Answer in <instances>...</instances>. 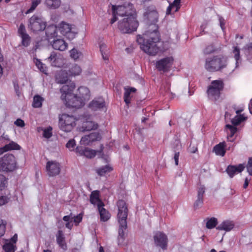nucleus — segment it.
Masks as SVG:
<instances>
[{
	"label": "nucleus",
	"instance_id": "1",
	"mask_svg": "<svg viewBox=\"0 0 252 252\" xmlns=\"http://www.w3.org/2000/svg\"><path fill=\"white\" fill-rule=\"evenodd\" d=\"M158 18V14L155 7H148L144 14V19L148 25L152 27V31L149 30L142 36L140 35L137 36V42L140 45L141 50L150 55H155L158 51L157 45L160 40L157 25Z\"/></svg>",
	"mask_w": 252,
	"mask_h": 252
},
{
	"label": "nucleus",
	"instance_id": "2",
	"mask_svg": "<svg viewBox=\"0 0 252 252\" xmlns=\"http://www.w3.org/2000/svg\"><path fill=\"white\" fill-rule=\"evenodd\" d=\"M75 88V84L73 82H70L69 84L64 85L60 89L62 95L61 98L65 102V105L68 107L79 108L83 107L85 102L77 94H73Z\"/></svg>",
	"mask_w": 252,
	"mask_h": 252
},
{
	"label": "nucleus",
	"instance_id": "3",
	"mask_svg": "<svg viewBox=\"0 0 252 252\" xmlns=\"http://www.w3.org/2000/svg\"><path fill=\"white\" fill-rule=\"evenodd\" d=\"M117 205L118 208L117 219L119 224L117 239L118 244L120 245L124 243L125 240V231L127 228V218L128 210L126 202L123 200H119Z\"/></svg>",
	"mask_w": 252,
	"mask_h": 252
},
{
	"label": "nucleus",
	"instance_id": "4",
	"mask_svg": "<svg viewBox=\"0 0 252 252\" xmlns=\"http://www.w3.org/2000/svg\"><path fill=\"white\" fill-rule=\"evenodd\" d=\"M68 65L59 71L56 75V80L58 83L64 84L68 79L73 76L79 75L82 69L77 64H66Z\"/></svg>",
	"mask_w": 252,
	"mask_h": 252
},
{
	"label": "nucleus",
	"instance_id": "5",
	"mask_svg": "<svg viewBox=\"0 0 252 252\" xmlns=\"http://www.w3.org/2000/svg\"><path fill=\"white\" fill-rule=\"evenodd\" d=\"M112 13L113 15V18L111 19V24L114 23L117 20V16H127V17L132 16H135V10L133 5L130 3L125 4L122 5L112 6Z\"/></svg>",
	"mask_w": 252,
	"mask_h": 252
},
{
	"label": "nucleus",
	"instance_id": "6",
	"mask_svg": "<svg viewBox=\"0 0 252 252\" xmlns=\"http://www.w3.org/2000/svg\"><path fill=\"white\" fill-rule=\"evenodd\" d=\"M224 83L222 80H213L208 86L207 94L209 99L214 100H218L220 96L221 92L224 88Z\"/></svg>",
	"mask_w": 252,
	"mask_h": 252
},
{
	"label": "nucleus",
	"instance_id": "7",
	"mask_svg": "<svg viewBox=\"0 0 252 252\" xmlns=\"http://www.w3.org/2000/svg\"><path fill=\"white\" fill-rule=\"evenodd\" d=\"M138 26V22L135 16L124 18L118 24V28L124 33H130L135 31Z\"/></svg>",
	"mask_w": 252,
	"mask_h": 252
},
{
	"label": "nucleus",
	"instance_id": "8",
	"mask_svg": "<svg viewBox=\"0 0 252 252\" xmlns=\"http://www.w3.org/2000/svg\"><path fill=\"white\" fill-rule=\"evenodd\" d=\"M17 167L16 158L12 154H6L0 158V171L12 172Z\"/></svg>",
	"mask_w": 252,
	"mask_h": 252
},
{
	"label": "nucleus",
	"instance_id": "9",
	"mask_svg": "<svg viewBox=\"0 0 252 252\" xmlns=\"http://www.w3.org/2000/svg\"><path fill=\"white\" fill-rule=\"evenodd\" d=\"M76 121L73 115L63 114L59 118V126L63 131L70 132L75 126Z\"/></svg>",
	"mask_w": 252,
	"mask_h": 252
},
{
	"label": "nucleus",
	"instance_id": "10",
	"mask_svg": "<svg viewBox=\"0 0 252 252\" xmlns=\"http://www.w3.org/2000/svg\"><path fill=\"white\" fill-rule=\"evenodd\" d=\"M28 27L33 32L42 31L45 29L46 23L41 17L33 15L29 19Z\"/></svg>",
	"mask_w": 252,
	"mask_h": 252
},
{
	"label": "nucleus",
	"instance_id": "11",
	"mask_svg": "<svg viewBox=\"0 0 252 252\" xmlns=\"http://www.w3.org/2000/svg\"><path fill=\"white\" fill-rule=\"evenodd\" d=\"M61 164L56 161H48L46 163V172L50 177H55L59 175L61 172Z\"/></svg>",
	"mask_w": 252,
	"mask_h": 252
},
{
	"label": "nucleus",
	"instance_id": "12",
	"mask_svg": "<svg viewBox=\"0 0 252 252\" xmlns=\"http://www.w3.org/2000/svg\"><path fill=\"white\" fill-rule=\"evenodd\" d=\"M155 244L162 249H166L168 239L166 235L162 232H157L154 237Z\"/></svg>",
	"mask_w": 252,
	"mask_h": 252
},
{
	"label": "nucleus",
	"instance_id": "13",
	"mask_svg": "<svg viewBox=\"0 0 252 252\" xmlns=\"http://www.w3.org/2000/svg\"><path fill=\"white\" fill-rule=\"evenodd\" d=\"M100 135L98 132H92L82 137L80 140L81 144L89 145L93 142L99 140Z\"/></svg>",
	"mask_w": 252,
	"mask_h": 252
},
{
	"label": "nucleus",
	"instance_id": "14",
	"mask_svg": "<svg viewBox=\"0 0 252 252\" xmlns=\"http://www.w3.org/2000/svg\"><path fill=\"white\" fill-rule=\"evenodd\" d=\"M76 152L80 156H84L88 158H94L96 155L95 150L79 146L76 147Z\"/></svg>",
	"mask_w": 252,
	"mask_h": 252
},
{
	"label": "nucleus",
	"instance_id": "15",
	"mask_svg": "<svg viewBox=\"0 0 252 252\" xmlns=\"http://www.w3.org/2000/svg\"><path fill=\"white\" fill-rule=\"evenodd\" d=\"M89 107L93 111L102 110L105 107V102L103 98H98L92 101L89 103Z\"/></svg>",
	"mask_w": 252,
	"mask_h": 252
},
{
	"label": "nucleus",
	"instance_id": "16",
	"mask_svg": "<svg viewBox=\"0 0 252 252\" xmlns=\"http://www.w3.org/2000/svg\"><path fill=\"white\" fill-rule=\"evenodd\" d=\"M244 168L245 165L243 164H239L237 166L230 165L227 166L226 172L230 178H233L235 174L241 173Z\"/></svg>",
	"mask_w": 252,
	"mask_h": 252
},
{
	"label": "nucleus",
	"instance_id": "17",
	"mask_svg": "<svg viewBox=\"0 0 252 252\" xmlns=\"http://www.w3.org/2000/svg\"><path fill=\"white\" fill-rule=\"evenodd\" d=\"M205 188L204 186L200 185L197 189V198L194 203V208L197 209L202 206L203 203V196Z\"/></svg>",
	"mask_w": 252,
	"mask_h": 252
},
{
	"label": "nucleus",
	"instance_id": "18",
	"mask_svg": "<svg viewBox=\"0 0 252 252\" xmlns=\"http://www.w3.org/2000/svg\"><path fill=\"white\" fill-rule=\"evenodd\" d=\"M230 149V147L226 149V145L225 142H222L214 147L213 152L217 156L223 157L226 153V150H229Z\"/></svg>",
	"mask_w": 252,
	"mask_h": 252
},
{
	"label": "nucleus",
	"instance_id": "19",
	"mask_svg": "<svg viewBox=\"0 0 252 252\" xmlns=\"http://www.w3.org/2000/svg\"><path fill=\"white\" fill-rule=\"evenodd\" d=\"M78 94H77L80 99L86 102L90 98V91L89 89L84 86H81L78 89Z\"/></svg>",
	"mask_w": 252,
	"mask_h": 252
},
{
	"label": "nucleus",
	"instance_id": "20",
	"mask_svg": "<svg viewBox=\"0 0 252 252\" xmlns=\"http://www.w3.org/2000/svg\"><path fill=\"white\" fill-rule=\"evenodd\" d=\"M104 203L101 201L97 209L100 215V220L104 222L107 221L110 219L111 215L109 212L104 208Z\"/></svg>",
	"mask_w": 252,
	"mask_h": 252
},
{
	"label": "nucleus",
	"instance_id": "21",
	"mask_svg": "<svg viewBox=\"0 0 252 252\" xmlns=\"http://www.w3.org/2000/svg\"><path fill=\"white\" fill-rule=\"evenodd\" d=\"M51 44L54 49L60 51L65 50L67 46V43L61 39H54L51 41Z\"/></svg>",
	"mask_w": 252,
	"mask_h": 252
},
{
	"label": "nucleus",
	"instance_id": "22",
	"mask_svg": "<svg viewBox=\"0 0 252 252\" xmlns=\"http://www.w3.org/2000/svg\"><path fill=\"white\" fill-rule=\"evenodd\" d=\"M56 241L57 244L64 251L67 250V247L63 231L60 230L58 231L56 235Z\"/></svg>",
	"mask_w": 252,
	"mask_h": 252
},
{
	"label": "nucleus",
	"instance_id": "23",
	"mask_svg": "<svg viewBox=\"0 0 252 252\" xmlns=\"http://www.w3.org/2000/svg\"><path fill=\"white\" fill-rule=\"evenodd\" d=\"M125 93L124 95V101L127 105L130 103L131 101V96L130 94L132 93H135L136 92V89L133 87H125L124 88Z\"/></svg>",
	"mask_w": 252,
	"mask_h": 252
},
{
	"label": "nucleus",
	"instance_id": "24",
	"mask_svg": "<svg viewBox=\"0 0 252 252\" xmlns=\"http://www.w3.org/2000/svg\"><path fill=\"white\" fill-rule=\"evenodd\" d=\"M234 227V223L232 221L225 220L217 227V229L229 231Z\"/></svg>",
	"mask_w": 252,
	"mask_h": 252
},
{
	"label": "nucleus",
	"instance_id": "25",
	"mask_svg": "<svg viewBox=\"0 0 252 252\" xmlns=\"http://www.w3.org/2000/svg\"><path fill=\"white\" fill-rule=\"evenodd\" d=\"M99 191L97 190L93 191L90 195V201L91 204L95 205L97 203V207L102 201L99 198Z\"/></svg>",
	"mask_w": 252,
	"mask_h": 252
},
{
	"label": "nucleus",
	"instance_id": "26",
	"mask_svg": "<svg viewBox=\"0 0 252 252\" xmlns=\"http://www.w3.org/2000/svg\"><path fill=\"white\" fill-rule=\"evenodd\" d=\"M46 30V35L49 40L55 38L57 36V28L51 25L47 27Z\"/></svg>",
	"mask_w": 252,
	"mask_h": 252
},
{
	"label": "nucleus",
	"instance_id": "27",
	"mask_svg": "<svg viewBox=\"0 0 252 252\" xmlns=\"http://www.w3.org/2000/svg\"><path fill=\"white\" fill-rule=\"evenodd\" d=\"M98 125L93 121L84 122L81 127L83 131H91L97 128Z\"/></svg>",
	"mask_w": 252,
	"mask_h": 252
},
{
	"label": "nucleus",
	"instance_id": "28",
	"mask_svg": "<svg viewBox=\"0 0 252 252\" xmlns=\"http://www.w3.org/2000/svg\"><path fill=\"white\" fill-rule=\"evenodd\" d=\"M205 64V67L207 71L209 72H215L221 71L223 68L226 67V64Z\"/></svg>",
	"mask_w": 252,
	"mask_h": 252
},
{
	"label": "nucleus",
	"instance_id": "29",
	"mask_svg": "<svg viewBox=\"0 0 252 252\" xmlns=\"http://www.w3.org/2000/svg\"><path fill=\"white\" fill-rule=\"evenodd\" d=\"M113 167L109 165H106L96 169V172L100 176H104L106 174L111 172Z\"/></svg>",
	"mask_w": 252,
	"mask_h": 252
},
{
	"label": "nucleus",
	"instance_id": "30",
	"mask_svg": "<svg viewBox=\"0 0 252 252\" xmlns=\"http://www.w3.org/2000/svg\"><path fill=\"white\" fill-rule=\"evenodd\" d=\"M181 0H174L173 2L170 4L166 10V14H170L172 9H174L175 12H177L180 8V3Z\"/></svg>",
	"mask_w": 252,
	"mask_h": 252
},
{
	"label": "nucleus",
	"instance_id": "31",
	"mask_svg": "<svg viewBox=\"0 0 252 252\" xmlns=\"http://www.w3.org/2000/svg\"><path fill=\"white\" fill-rule=\"evenodd\" d=\"M171 64H156V68L160 73H165L166 75L171 70Z\"/></svg>",
	"mask_w": 252,
	"mask_h": 252
},
{
	"label": "nucleus",
	"instance_id": "32",
	"mask_svg": "<svg viewBox=\"0 0 252 252\" xmlns=\"http://www.w3.org/2000/svg\"><path fill=\"white\" fill-rule=\"evenodd\" d=\"M71 30V26L69 24L63 22H62L59 27V30L63 35H65L67 33L70 32Z\"/></svg>",
	"mask_w": 252,
	"mask_h": 252
},
{
	"label": "nucleus",
	"instance_id": "33",
	"mask_svg": "<svg viewBox=\"0 0 252 252\" xmlns=\"http://www.w3.org/2000/svg\"><path fill=\"white\" fill-rule=\"evenodd\" d=\"M44 99L38 94L34 96L32 106L33 108H40Z\"/></svg>",
	"mask_w": 252,
	"mask_h": 252
},
{
	"label": "nucleus",
	"instance_id": "34",
	"mask_svg": "<svg viewBox=\"0 0 252 252\" xmlns=\"http://www.w3.org/2000/svg\"><path fill=\"white\" fill-rule=\"evenodd\" d=\"M100 51L102 57L104 61L108 60V48L107 45L104 43H101L99 45Z\"/></svg>",
	"mask_w": 252,
	"mask_h": 252
},
{
	"label": "nucleus",
	"instance_id": "35",
	"mask_svg": "<svg viewBox=\"0 0 252 252\" xmlns=\"http://www.w3.org/2000/svg\"><path fill=\"white\" fill-rule=\"evenodd\" d=\"M46 5L49 8L56 9L61 4V0H46Z\"/></svg>",
	"mask_w": 252,
	"mask_h": 252
},
{
	"label": "nucleus",
	"instance_id": "36",
	"mask_svg": "<svg viewBox=\"0 0 252 252\" xmlns=\"http://www.w3.org/2000/svg\"><path fill=\"white\" fill-rule=\"evenodd\" d=\"M246 117H244L243 115H237L234 118L231 120V123L234 126H238L241 124L242 122L246 120Z\"/></svg>",
	"mask_w": 252,
	"mask_h": 252
},
{
	"label": "nucleus",
	"instance_id": "37",
	"mask_svg": "<svg viewBox=\"0 0 252 252\" xmlns=\"http://www.w3.org/2000/svg\"><path fill=\"white\" fill-rule=\"evenodd\" d=\"M236 126H232L229 124H227L225 126L226 128L229 129V133L228 136H227L228 139L232 138L235 133H236V132L237 131V128L236 127Z\"/></svg>",
	"mask_w": 252,
	"mask_h": 252
},
{
	"label": "nucleus",
	"instance_id": "38",
	"mask_svg": "<svg viewBox=\"0 0 252 252\" xmlns=\"http://www.w3.org/2000/svg\"><path fill=\"white\" fill-rule=\"evenodd\" d=\"M217 223V219L215 218H211L207 220L206 226L208 229H212L216 227Z\"/></svg>",
	"mask_w": 252,
	"mask_h": 252
},
{
	"label": "nucleus",
	"instance_id": "39",
	"mask_svg": "<svg viewBox=\"0 0 252 252\" xmlns=\"http://www.w3.org/2000/svg\"><path fill=\"white\" fill-rule=\"evenodd\" d=\"M16 249V246L10 243H6L3 246V249L5 252H14Z\"/></svg>",
	"mask_w": 252,
	"mask_h": 252
},
{
	"label": "nucleus",
	"instance_id": "40",
	"mask_svg": "<svg viewBox=\"0 0 252 252\" xmlns=\"http://www.w3.org/2000/svg\"><path fill=\"white\" fill-rule=\"evenodd\" d=\"M5 148H6L7 151L12 150H20L21 147L18 144L14 142H11L9 144L5 145Z\"/></svg>",
	"mask_w": 252,
	"mask_h": 252
},
{
	"label": "nucleus",
	"instance_id": "41",
	"mask_svg": "<svg viewBox=\"0 0 252 252\" xmlns=\"http://www.w3.org/2000/svg\"><path fill=\"white\" fill-rule=\"evenodd\" d=\"M225 61L224 57L221 55L217 56L214 57L211 61H208L207 60L206 61V63H221Z\"/></svg>",
	"mask_w": 252,
	"mask_h": 252
},
{
	"label": "nucleus",
	"instance_id": "42",
	"mask_svg": "<svg viewBox=\"0 0 252 252\" xmlns=\"http://www.w3.org/2000/svg\"><path fill=\"white\" fill-rule=\"evenodd\" d=\"M41 2V0H32L31 7L27 11L26 14L32 12L35 10L37 6Z\"/></svg>",
	"mask_w": 252,
	"mask_h": 252
},
{
	"label": "nucleus",
	"instance_id": "43",
	"mask_svg": "<svg viewBox=\"0 0 252 252\" xmlns=\"http://www.w3.org/2000/svg\"><path fill=\"white\" fill-rule=\"evenodd\" d=\"M35 65L40 71L46 75L49 74V69L46 64H35Z\"/></svg>",
	"mask_w": 252,
	"mask_h": 252
},
{
	"label": "nucleus",
	"instance_id": "44",
	"mask_svg": "<svg viewBox=\"0 0 252 252\" xmlns=\"http://www.w3.org/2000/svg\"><path fill=\"white\" fill-rule=\"evenodd\" d=\"M22 38V44L25 47H27L29 45L31 42V38L28 34H24L23 36H21Z\"/></svg>",
	"mask_w": 252,
	"mask_h": 252
},
{
	"label": "nucleus",
	"instance_id": "45",
	"mask_svg": "<svg viewBox=\"0 0 252 252\" xmlns=\"http://www.w3.org/2000/svg\"><path fill=\"white\" fill-rule=\"evenodd\" d=\"M216 48L215 47L213 44L209 45L205 47V48L203 50V53L204 54H209L215 51H216Z\"/></svg>",
	"mask_w": 252,
	"mask_h": 252
},
{
	"label": "nucleus",
	"instance_id": "46",
	"mask_svg": "<svg viewBox=\"0 0 252 252\" xmlns=\"http://www.w3.org/2000/svg\"><path fill=\"white\" fill-rule=\"evenodd\" d=\"M52 128L51 126L48 127L43 131V135L45 138H49L52 136Z\"/></svg>",
	"mask_w": 252,
	"mask_h": 252
},
{
	"label": "nucleus",
	"instance_id": "47",
	"mask_svg": "<svg viewBox=\"0 0 252 252\" xmlns=\"http://www.w3.org/2000/svg\"><path fill=\"white\" fill-rule=\"evenodd\" d=\"M81 56V53L75 49L70 51V56L75 60L78 59Z\"/></svg>",
	"mask_w": 252,
	"mask_h": 252
},
{
	"label": "nucleus",
	"instance_id": "48",
	"mask_svg": "<svg viewBox=\"0 0 252 252\" xmlns=\"http://www.w3.org/2000/svg\"><path fill=\"white\" fill-rule=\"evenodd\" d=\"M6 222L0 220V237L2 236L5 232Z\"/></svg>",
	"mask_w": 252,
	"mask_h": 252
},
{
	"label": "nucleus",
	"instance_id": "49",
	"mask_svg": "<svg viewBox=\"0 0 252 252\" xmlns=\"http://www.w3.org/2000/svg\"><path fill=\"white\" fill-rule=\"evenodd\" d=\"M48 62H58V57L56 53L53 52L51 53L50 57L48 58Z\"/></svg>",
	"mask_w": 252,
	"mask_h": 252
},
{
	"label": "nucleus",
	"instance_id": "50",
	"mask_svg": "<svg viewBox=\"0 0 252 252\" xmlns=\"http://www.w3.org/2000/svg\"><path fill=\"white\" fill-rule=\"evenodd\" d=\"M174 62V59L172 57H167L158 62L156 63H171Z\"/></svg>",
	"mask_w": 252,
	"mask_h": 252
},
{
	"label": "nucleus",
	"instance_id": "51",
	"mask_svg": "<svg viewBox=\"0 0 252 252\" xmlns=\"http://www.w3.org/2000/svg\"><path fill=\"white\" fill-rule=\"evenodd\" d=\"M75 145V141L74 139H70L66 143V147L69 149L70 151H72L73 150Z\"/></svg>",
	"mask_w": 252,
	"mask_h": 252
},
{
	"label": "nucleus",
	"instance_id": "52",
	"mask_svg": "<svg viewBox=\"0 0 252 252\" xmlns=\"http://www.w3.org/2000/svg\"><path fill=\"white\" fill-rule=\"evenodd\" d=\"M247 169L249 174L252 176V157L249 158L247 165Z\"/></svg>",
	"mask_w": 252,
	"mask_h": 252
},
{
	"label": "nucleus",
	"instance_id": "53",
	"mask_svg": "<svg viewBox=\"0 0 252 252\" xmlns=\"http://www.w3.org/2000/svg\"><path fill=\"white\" fill-rule=\"evenodd\" d=\"M7 184L6 179L3 175L0 174V189L4 188Z\"/></svg>",
	"mask_w": 252,
	"mask_h": 252
},
{
	"label": "nucleus",
	"instance_id": "54",
	"mask_svg": "<svg viewBox=\"0 0 252 252\" xmlns=\"http://www.w3.org/2000/svg\"><path fill=\"white\" fill-rule=\"evenodd\" d=\"M233 54L234 55V58L236 60V63H238L240 56V50L237 47H235L233 50Z\"/></svg>",
	"mask_w": 252,
	"mask_h": 252
},
{
	"label": "nucleus",
	"instance_id": "55",
	"mask_svg": "<svg viewBox=\"0 0 252 252\" xmlns=\"http://www.w3.org/2000/svg\"><path fill=\"white\" fill-rule=\"evenodd\" d=\"M18 33L20 36H23L24 34H28L26 32V29L23 24H21L18 29Z\"/></svg>",
	"mask_w": 252,
	"mask_h": 252
},
{
	"label": "nucleus",
	"instance_id": "56",
	"mask_svg": "<svg viewBox=\"0 0 252 252\" xmlns=\"http://www.w3.org/2000/svg\"><path fill=\"white\" fill-rule=\"evenodd\" d=\"M14 124L15 125H16L17 126L21 127H24L25 126V124L24 121L23 120L21 119H17L15 121Z\"/></svg>",
	"mask_w": 252,
	"mask_h": 252
},
{
	"label": "nucleus",
	"instance_id": "57",
	"mask_svg": "<svg viewBox=\"0 0 252 252\" xmlns=\"http://www.w3.org/2000/svg\"><path fill=\"white\" fill-rule=\"evenodd\" d=\"M8 201V198L5 196H0V206H2L6 203Z\"/></svg>",
	"mask_w": 252,
	"mask_h": 252
},
{
	"label": "nucleus",
	"instance_id": "58",
	"mask_svg": "<svg viewBox=\"0 0 252 252\" xmlns=\"http://www.w3.org/2000/svg\"><path fill=\"white\" fill-rule=\"evenodd\" d=\"M244 49L247 51L248 53L252 54V43L247 44Z\"/></svg>",
	"mask_w": 252,
	"mask_h": 252
},
{
	"label": "nucleus",
	"instance_id": "59",
	"mask_svg": "<svg viewBox=\"0 0 252 252\" xmlns=\"http://www.w3.org/2000/svg\"><path fill=\"white\" fill-rule=\"evenodd\" d=\"M82 220V216L81 214H79L76 216L74 217V222L76 223V225H77L79 223H80Z\"/></svg>",
	"mask_w": 252,
	"mask_h": 252
},
{
	"label": "nucleus",
	"instance_id": "60",
	"mask_svg": "<svg viewBox=\"0 0 252 252\" xmlns=\"http://www.w3.org/2000/svg\"><path fill=\"white\" fill-rule=\"evenodd\" d=\"M179 156H180L179 152H175V153L174 154V159L176 165H178Z\"/></svg>",
	"mask_w": 252,
	"mask_h": 252
},
{
	"label": "nucleus",
	"instance_id": "61",
	"mask_svg": "<svg viewBox=\"0 0 252 252\" xmlns=\"http://www.w3.org/2000/svg\"><path fill=\"white\" fill-rule=\"evenodd\" d=\"M219 21H220V26L221 29L222 30H223L224 29V26L225 25V20L222 17H219Z\"/></svg>",
	"mask_w": 252,
	"mask_h": 252
},
{
	"label": "nucleus",
	"instance_id": "62",
	"mask_svg": "<svg viewBox=\"0 0 252 252\" xmlns=\"http://www.w3.org/2000/svg\"><path fill=\"white\" fill-rule=\"evenodd\" d=\"M18 239L17 234H15L14 236L11 238L10 241L11 242L13 243H16Z\"/></svg>",
	"mask_w": 252,
	"mask_h": 252
},
{
	"label": "nucleus",
	"instance_id": "63",
	"mask_svg": "<svg viewBox=\"0 0 252 252\" xmlns=\"http://www.w3.org/2000/svg\"><path fill=\"white\" fill-rule=\"evenodd\" d=\"M250 180V179H248V178H245V183L243 185V188L244 189H246L248 187L249 184Z\"/></svg>",
	"mask_w": 252,
	"mask_h": 252
},
{
	"label": "nucleus",
	"instance_id": "64",
	"mask_svg": "<svg viewBox=\"0 0 252 252\" xmlns=\"http://www.w3.org/2000/svg\"><path fill=\"white\" fill-rule=\"evenodd\" d=\"M71 214H70V215H67V216H64L63 218V220L64 221L69 222L71 219Z\"/></svg>",
	"mask_w": 252,
	"mask_h": 252
}]
</instances>
